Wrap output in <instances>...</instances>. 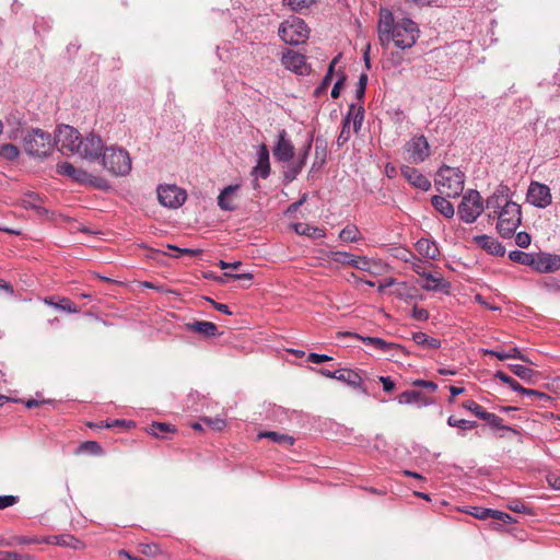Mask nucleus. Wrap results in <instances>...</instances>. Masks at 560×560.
<instances>
[{"label": "nucleus", "instance_id": "nucleus-20", "mask_svg": "<svg viewBox=\"0 0 560 560\" xmlns=\"http://www.w3.org/2000/svg\"><path fill=\"white\" fill-rule=\"evenodd\" d=\"M282 65L285 69L300 75H307L311 71L304 55L293 50H288L287 54L283 55Z\"/></svg>", "mask_w": 560, "mask_h": 560}, {"label": "nucleus", "instance_id": "nucleus-30", "mask_svg": "<svg viewBox=\"0 0 560 560\" xmlns=\"http://www.w3.org/2000/svg\"><path fill=\"white\" fill-rule=\"evenodd\" d=\"M424 278L429 282L420 284L423 290L450 294L451 283L447 280H445L443 278H438L431 272H428L424 276Z\"/></svg>", "mask_w": 560, "mask_h": 560}, {"label": "nucleus", "instance_id": "nucleus-5", "mask_svg": "<svg viewBox=\"0 0 560 560\" xmlns=\"http://www.w3.org/2000/svg\"><path fill=\"white\" fill-rule=\"evenodd\" d=\"M465 173L458 167L443 164L436 172L435 185L441 195L456 198L463 194Z\"/></svg>", "mask_w": 560, "mask_h": 560}, {"label": "nucleus", "instance_id": "nucleus-58", "mask_svg": "<svg viewBox=\"0 0 560 560\" xmlns=\"http://www.w3.org/2000/svg\"><path fill=\"white\" fill-rule=\"evenodd\" d=\"M140 551L144 556L148 557H155L159 553H161V548L158 544L151 542V544H141L140 545Z\"/></svg>", "mask_w": 560, "mask_h": 560}, {"label": "nucleus", "instance_id": "nucleus-11", "mask_svg": "<svg viewBox=\"0 0 560 560\" xmlns=\"http://www.w3.org/2000/svg\"><path fill=\"white\" fill-rule=\"evenodd\" d=\"M276 143L272 148V155L276 162L287 164L293 162L295 147L285 129H279L276 136Z\"/></svg>", "mask_w": 560, "mask_h": 560}, {"label": "nucleus", "instance_id": "nucleus-28", "mask_svg": "<svg viewBox=\"0 0 560 560\" xmlns=\"http://www.w3.org/2000/svg\"><path fill=\"white\" fill-rule=\"evenodd\" d=\"M185 329L188 331L197 332L205 338H212L221 335L214 323L206 320H195L192 323H186Z\"/></svg>", "mask_w": 560, "mask_h": 560}, {"label": "nucleus", "instance_id": "nucleus-47", "mask_svg": "<svg viewBox=\"0 0 560 560\" xmlns=\"http://www.w3.org/2000/svg\"><path fill=\"white\" fill-rule=\"evenodd\" d=\"M494 378L508 385L513 392L521 394V392L523 390V386L516 380H514L512 376L508 375L505 372L501 370L494 373Z\"/></svg>", "mask_w": 560, "mask_h": 560}, {"label": "nucleus", "instance_id": "nucleus-62", "mask_svg": "<svg viewBox=\"0 0 560 560\" xmlns=\"http://www.w3.org/2000/svg\"><path fill=\"white\" fill-rule=\"evenodd\" d=\"M532 236L529 233L522 231L515 234V243L521 248H527L530 245Z\"/></svg>", "mask_w": 560, "mask_h": 560}, {"label": "nucleus", "instance_id": "nucleus-21", "mask_svg": "<svg viewBox=\"0 0 560 560\" xmlns=\"http://www.w3.org/2000/svg\"><path fill=\"white\" fill-rule=\"evenodd\" d=\"M533 270L540 273H548L560 270V255L546 252L536 253Z\"/></svg>", "mask_w": 560, "mask_h": 560}, {"label": "nucleus", "instance_id": "nucleus-59", "mask_svg": "<svg viewBox=\"0 0 560 560\" xmlns=\"http://www.w3.org/2000/svg\"><path fill=\"white\" fill-rule=\"evenodd\" d=\"M351 267L362 270V271H369L371 268L370 260L365 256H355L354 255V261L350 264Z\"/></svg>", "mask_w": 560, "mask_h": 560}, {"label": "nucleus", "instance_id": "nucleus-16", "mask_svg": "<svg viewBox=\"0 0 560 560\" xmlns=\"http://www.w3.org/2000/svg\"><path fill=\"white\" fill-rule=\"evenodd\" d=\"M45 198L40 196L38 192L35 191H27L22 195L20 199V205L25 210H33L35 211L36 215L39 219L45 220H52L54 219V212L49 211L47 208H45L44 205Z\"/></svg>", "mask_w": 560, "mask_h": 560}, {"label": "nucleus", "instance_id": "nucleus-49", "mask_svg": "<svg viewBox=\"0 0 560 560\" xmlns=\"http://www.w3.org/2000/svg\"><path fill=\"white\" fill-rule=\"evenodd\" d=\"M20 151L16 145L12 143H4L0 145V156L8 160L14 161L19 158Z\"/></svg>", "mask_w": 560, "mask_h": 560}, {"label": "nucleus", "instance_id": "nucleus-27", "mask_svg": "<svg viewBox=\"0 0 560 560\" xmlns=\"http://www.w3.org/2000/svg\"><path fill=\"white\" fill-rule=\"evenodd\" d=\"M474 242L488 254L497 257H503L505 255V247L497 238L487 235H476Z\"/></svg>", "mask_w": 560, "mask_h": 560}, {"label": "nucleus", "instance_id": "nucleus-61", "mask_svg": "<svg viewBox=\"0 0 560 560\" xmlns=\"http://www.w3.org/2000/svg\"><path fill=\"white\" fill-rule=\"evenodd\" d=\"M404 57L400 51H392L387 58V62L390 68L397 69L402 66L404 63Z\"/></svg>", "mask_w": 560, "mask_h": 560}, {"label": "nucleus", "instance_id": "nucleus-44", "mask_svg": "<svg viewBox=\"0 0 560 560\" xmlns=\"http://www.w3.org/2000/svg\"><path fill=\"white\" fill-rule=\"evenodd\" d=\"M176 428L165 422H152L149 428V433L156 438H165L166 433H174Z\"/></svg>", "mask_w": 560, "mask_h": 560}, {"label": "nucleus", "instance_id": "nucleus-14", "mask_svg": "<svg viewBox=\"0 0 560 560\" xmlns=\"http://www.w3.org/2000/svg\"><path fill=\"white\" fill-rule=\"evenodd\" d=\"M52 137L55 138L56 145L60 144L61 152L77 153V145H79L81 135L75 128L69 125H61Z\"/></svg>", "mask_w": 560, "mask_h": 560}, {"label": "nucleus", "instance_id": "nucleus-45", "mask_svg": "<svg viewBox=\"0 0 560 560\" xmlns=\"http://www.w3.org/2000/svg\"><path fill=\"white\" fill-rule=\"evenodd\" d=\"M315 140V158L319 159L318 167H323L327 159V141L322 137L317 136Z\"/></svg>", "mask_w": 560, "mask_h": 560}, {"label": "nucleus", "instance_id": "nucleus-35", "mask_svg": "<svg viewBox=\"0 0 560 560\" xmlns=\"http://www.w3.org/2000/svg\"><path fill=\"white\" fill-rule=\"evenodd\" d=\"M509 370L528 385L536 383L538 372L522 364H508Z\"/></svg>", "mask_w": 560, "mask_h": 560}, {"label": "nucleus", "instance_id": "nucleus-9", "mask_svg": "<svg viewBox=\"0 0 560 560\" xmlns=\"http://www.w3.org/2000/svg\"><path fill=\"white\" fill-rule=\"evenodd\" d=\"M462 408L470 411L478 419L486 421L488 423V425L493 430H504V431H509L513 434H520L518 429L511 427V425L503 424V419L501 417L497 416L495 413L485 410L480 405H478L472 399L463 401Z\"/></svg>", "mask_w": 560, "mask_h": 560}, {"label": "nucleus", "instance_id": "nucleus-13", "mask_svg": "<svg viewBox=\"0 0 560 560\" xmlns=\"http://www.w3.org/2000/svg\"><path fill=\"white\" fill-rule=\"evenodd\" d=\"M158 199L162 206L177 209L186 201L187 194L176 185H160L158 187Z\"/></svg>", "mask_w": 560, "mask_h": 560}, {"label": "nucleus", "instance_id": "nucleus-4", "mask_svg": "<svg viewBox=\"0 0 560 560\" xmlns=\"http://www.w3.org/2000/svg\"><path fill=\"white\" fill-rule=\"evenodd\" d=\"M100 160L104 170L116 177L127 176L132 168L129 152L121 147L104 148Z\"/></svg>", "mask_w": 560, "mask_h": 560}, {"label": "nucleus", "instance_id": "nucleus-22", "mask_svg": "<svg viewBox=\"0 0 560 560\" xmlns=\"http://www.w3.org/2000/svg\"><path fill=\"white\" fill-rule=\"evenodd\" d=\"M399 405H411L418 408L428 407L434 404V399L423 395L416 389H408L399 394L396 398Z\"/></svg>", "mask_w": 560, "mask_h": 560}, {"label": "nucleus", "instance_id": "nucleus-38", "mask_svg": "<svg viewBox=\"0 0 560 560\" xmlns=\"http://www.w3.org/2000/svg\"><path fill=\"white\" fill-rule=\"evenodd\" d=\"M412 340L416 345L429 349H439L441 347V340L434 337H430L425 332L417 331L412 334Z\"/></svg>", "mask_w": 560, "mask_h": 560}, {"label": "nucleus", "instance_id": "nucleus-51", "mask_svg": "<svg viewBox=\"0 0 560 560\" xmlns=\"http://www.w3.org/2000/svg\"><path fill=\"white\" fill-rule=\"evenodd\" d=\"M350 137H351V133H350L349 116H345L341 121V131L337 138V145L342 147L346 142L349 141Z\"/></svg>", "mask_w": 560, "mask_h": 560}, {"label": "nucleus", "instance_id": "nucleus-40", "mask_svg": "<svg viewBox=\"0 0 560 560\" xmlns=\"http://www.w3.org/2000/svg\"><path fill=\"white\" fill-rule=\"evenodd\" d=\"M52 541L61 547H69L72 549H80L83 542L71 534H61L51 537Z\"/></svg>", "mask_w": 560, "mask_h": 560}, {"label": "nucleus", "instance_id": "nucleus-55", "mask_svg": "<svg viewBox=\"0 0 560 560\" xmlns=\"http://www.w3.org/2000/svg\"><path fill=\"white\" fill-rule=\"evenodd\" d=\"M80 452H89L93 455H101L103 454V448L96 441H85L81 443L79 446Z\"/></svg>", "mask_w": 560, "mask_h": 560}, {"label": "nucleus", "instance_id": "nucleus-1", "mask_svg": "<svg viewBox=\"0 0 560 560\" xmlns=\"http://www.w3.org/2000/svg\"><path fill=\"white\" fill-rule=\"evenodd\" d=\"M377 35L383 48L390 43L399 50L413 47L420 37L418 24L410 18L396 19L390 9L381 7L378 11Z\"/></svg>", "mask_w": 560, "mask_h": 560}, {"label": "nucleus", "instance_id": "nucleus-15", "mask_svg": "<svg viewBox=\"0 0 560 560\" xmlns=\"http://www.w3.org/2000/svg\"><path fill=\"white\" fill-rule=\"evenodd\" d=\"M270 153L268 150V147L265 143H261L258 147L257 153H256V164L252 168L250 175L255 177V180L253 182V187L257 189L259 187V183L257 182V178L266 179L270 175Z\"/></svg>", "mask_w": 560, "mask_h": 560}, {"label": "nucleus", "instance_id": "nucleus-2", "mask_svg": "<svg viewBox=\"0 0 560 560\" xmlns=\"http://www.w3.org/2000/svg\"><path fill=\"white\" fill-rule=\"evenodd\" d=\"M21 142L27 155L39 159L49 156L56 147L52 135L40 128H30Z\"/></svg>", "mask_w": 560, "mask_h": 560}, {"label": "nucleus", "instance_id": "nucleus-33", "mask_svg": "<svg viewBox=\"0 0 560 560\" xmlns=\"http://www.w3.org/2000/svg\"><path fill=\"white\" fill-rule=\"evenodd\" d=\"M240 189V185H229L224 187L218 196V206L223 211H234L236 206L231 202V197Z\"/></svg>", "mask_w": 560, "mask_h": 560}, {"label": "nucleus", "instance_id": "nucleus-31", "mask_svg": "<svg viewBox=\"0 0 560 560\" xmlns=\"http://www.w3.org/2000/svg\"><path fill=\"white\" fill-rule=\"evenodd\" d=\"M548 132L546 135H541L539 141L547 138V140L552 141V147L555 151H558L560 148V117L559 118H550L546 124Z\"/></svg>", "mask_w": 560, "mask_h": 560}, {"label": "nucleus", "instance_id": "nucleus-37", "mask_svg": "<svg viewBox=\"0 0 560 560\" xmlns=\"http://www.w3.org/2000/svg\"><path fill=\"white\" fill-rule=\"evenodd\" d=\"M293 228L299 235H305L315 240L324 238L326 236L325 229L313 226L311 224L295 223Z\"/></svg>", "mask_w": 560, "mask_h": 560}, {"label": "nucleus", "instance_id": "nucleus-39", "mask_svg": "<svg viewBox=\"0 0 560 560\" xmlns=\"http://www.w3.org/2000/svg\"><path fill=\"white\" fill-rule=\"evenodd\" d=\"M536 253H526L520 249H514L509 253V258L520 265L528 266L534 269Z\"/></svg>", "mask_w": 560, "mask_h": 560}, {"label": "nucleus", "instance_id": "nucleus-48", "mask_svg": "<svg viewBox=\"0 0 560 560\" xmlns=\"http://www.w3.org/2000/svg\"><path fill=\"white\" fill-rule=\"evenodd\" d=\"M315 2L316 0H282V4L293 12H301L304 9H308Z\"/></svg>", "mask_w": 560, "mask_h": 560}, {"label": "nucleus", "instance_id": "nucleus-63", "mask_svg": "<svg viewBox=\"0 0 560 560\" xmlns=\"http://www.w3.org/2000/svg\"><path fill=\"white\" fill-rule=\"evenodd\" d=\"M346 81H347V75L343 72H341L331 89L330 95L332 98H338L340 96L341 89H342L343 84L346 83Z\"/></svg>", "mask_w": 560, "mask_h": 560}, {"label": "nucleus", "instance_id": "nucleus-24", "mask_svg": "<svg viewBox=\"0 0 560 560\" xmlns=\"http://www.w3.org/2000/svg\"><path fill=\"white\" fill-rule=\"evenodd\" d=\"M352 337L361 340L365 346L373 347L382 353H388L393 349L404 351L405 348L401 345L395 342H388L380 337L363 336L357 332L350 334Z\"/></svg>", "mask_w": 560, "mask_h": 560}, {"label": "nucleus", "instance_id": "nucleus-3", "mask_svg": "<svg viewBox=\"0 0 560 560\" xmlns=\"http://www.w3.org/2000/svg\"><path fill=\"white\" fill-rule=\"evenodd\" d=\"M490 220L497 219V232L503 238H511L522 224V208L516 202L505 203V207L497 212H489Z\"/></svg>", "mask_w": 560, "mask_h": 560}, {"label": "nucleus", "instance_id": "nucleus-6", "mask_svg": "<svg viewBox=\"0 0 560 560\" xmlns=\"http://www.w3.org/2000/svg\"><path fill=\"white\" fill-rule=\"evenodd\" d=\"M278 34L285 44L298 46L308 38L310 28L303 19L293 15L280 24Z\"/></svg>", "mask_w": 560, "mask_h": 560}, {"label": "nucleus", "instance_id": "nucleus-52", "mask_svg": "<svg viewBox=\"0 0 560 560\" xmlns=\"http://www.w3.org/2000/svg\"><path fill=\"white\" fill-rule=\"evenodd\" d=\"M85 186H90L101 190H108L110 188V185L106 178L102 176H93L91 173Z\"/></svg>", "mask_w": 560, "mask_h": 560}, {"label": "nucleus", "instance_id": "nucleus-25", "mask_svg": "<svg viewBox=\"0 0 560 560\" xmlns=\"http://www.w3.org/2000/svg\"><path fill=\"white\" fill-rule=\"evenodd\" d=\"M336 380L342 382L353 389H358L363 394H368L362 376L351 369H337Z\"/></svg>", "mask_w": 560, "mask_h": 560}, {"label": "nucleus", "instance_id": "nucleus-18", "mask_svg": "<svg viewBox=\"0 0 560 560\" xmlns=\"http://www.w3.org/2000/svg\"><path fill=\"white\" fill-rule=\"evenodd\" d=\"M513 192L510 187L504 184H500L495 190L487 198L485 208L491 210L490 212L500 211L505 207V203L513 202Z\"/></svg>", "mask_w": 560, "mask_h": 560}, {"label": "nucleus", "instance_id": "nucleus-43", "mask_svg": "<svg viewBox=\"0 0 560 560\" xmlns=\"http://www.w3.org/2000/svg\"><path fill=\"white\" fill-rule=\"evenodd\" d=\"M339 238L346 243H355L361 238V232L357 225L348 224L340 231Z\"/></svg>", "mask_w": 560, "mask_h": 560}, {"label": "nucleus", "instance_id": "nucleus-10", "mask_svg": "<svg viewBox=\"0 0 560 560\" xmlns=\"http://www.w3.org/2000/svg\"><path fill=\"white\" fill-rule=\"evenodd\" d=\"M104 150L103 139L95 135L94 132H90L86 136H81L79 140V145H77V153L80 158L94 162L101 159V153Z\"/></svg>", "mask_w": 560, "mask_h": 560}, {"label": "nucleus", "instance_id": "nucleus-57", "mask_svg": "<svg viewBox=\"0 0 560 560\" xmlns=\"http://www.w3.org/2000/svg\"><path fill=\"white\" fill-rule=\"evenodd\" d=\"M521 394L524 396H527L529 398H534V397L539 398L542 401L551 400V397L548 394L537 390V389H530V388L523 387V390L521 392Z\"/></svg>", "mask_w": 560, "mask_h": 560}, {"label": "nucleus", "instance_id": "nucleus-53", "mask_svg": "<svg viewBox=\"0 0 560 560\" xmlns=\"http://www.w3.org/2000/svg\"><path fill=\"white\" fill-rule=\"evenodd\" d=\"M368 81H369L368 73H365V72L361 73L359 77V80L357 82V88H355V98L360 103H362L364 100Z\"/></svg>", "mask_w": 560, "mask_h": 560}, {"label": "nucleus", "instance_id": "nucleus-50", "mask_svg": "<svg viewBox=\"0 0 560 560\" xmlns=\"http://www.w3.org/2000/svg\"><path fill=\"white\" fill-rule=\"evenodd\" d=\"M508 509L513 511V512H516V513H523V514H526V515H533V509L530 506H528L527 504H525L522 500L520 499H513L511 501H509L508 503Z\"/></svg>", "mask_w": 560, "mask_h": 560}, {"label": "nucleus", "instance_id": "nucleus-17", "mask_svg": "<svg viewBox=\"0 0 560 560\" xmlns=\"http://www.w3.org/2000/svg\"><path fill=\"white\" fill-rule=\"evenodd\" d=\"M526 200L536 208L545 209L551 203L550 188L538 182H532L527 189Z\"/></svg>", "mask_w": 560, "mask_h": 560}, {"label": "nucleus", "instance_id": "nucleus-54", "mask_svg": "<svg viewBox=\"0 0 560 560\" xmlns=\"http://www.w3.org/2000/svg\"><path fill=\"white\" fill-rule=\"evenodd\" d=\"M492 509L482 506H469L466 513L478 520H487L491 516Z\"/></svg>", "mask_w": 560, "mask_h": 560}, {"label": "nucleus", "instance_id": "nucleus-29", "mask_svg": "<svg viewBox=\"0 0 560 560\" xmlns=\"http://www.w3.org/2000/svg\"><path fill=\"white\" fill-rule=\"evenodd\" d=\"M43 302L50 307H54L58 311H63L69 314H75L80 312V308L68 298L46 296L43 299Z\"/></svg>", "mask_w": 560, "mask_h": 560}, {"label": "nucleus", "instance_id": "nucleus-41", "mask_svg": "<svg viewBox=\"0 0 560 560\" xmlns=\"http://www.w3.org/2000/svg\"><path fill=\"white\" fill-rule=\"evenodd\" d=\"M258 438L259 439H268V440L272 441L273 443L285 444L289 446H292L295 442V439L293 436L283 434V433H278L275 431L260 432L258 434Z\"/></svg>", "mask_w": 560, "mask_h": 560}, {"label": "nucleus", "instance_id": "nucleus-23", "mask_svg": "<svg viewBox=\"0 0 560 560\" xmlns=\"http://www.w3.org/2000/svg\"><path fill=\"white\" fill-rule=\"evenodd\" d=\"M400 173L412 187L421 189L422 191L431 189V182L416 167L402 165Z\"/></svg>", "mask_w": 560, "mask_h": 560}, {"label": "nucleus", "instance_id": "nucleus-42", "mask_svg": "<svg viewBox=\"0 0 560 560\" xmlns=\"http://www.w3.org/2000/svg\"><path fill=\"white\" fill-rule=\"evenodd\" d=\"M447 424L452 428H457L458 434L464 435L466 431L472 430L477 428L478 423L476 421H470L466 419H457L454 416H450L447 418Z\"/></svg>", "mask_w": 560, "mask_h": 560}, {"label": "nucleus", "instance_id": "nucleus-26", "mask_svg": "<svg viewBox=\"0 0 560 560\" xmlns=\"http://www.w3.org/2000/svg\"><path fill=\"white\" fill-rule=\"evenodd\" d=\"M57 173L69 177L80 185H86L88 178H90V173L88 171L75 167L70 162L66 161L57 164Z\"/></svg>", "mask_w": 560, "mask_h": 560}, {"label": "nucleus", "instance_id": "nucleus-12", "mask_svg": "<svg viewBox=\"0 0 560 560\" xmlns=\"http://www.w3.org/2000/svg\"><path fill=\"white\" fill-rule=\"evenodd\" d=\"M405 148L410 162L415 164L423 163L431 155L430 144L423 135L412 136Z\"/></svg>", "mask_w": 560, "mask_h": 560}, {"label": "nucleus", "instance_id": "nucleus-32", "mask_svg": "<svg viewBox=\"0 0 560 560\" xmlns=\"http://www.w3.org/2000/svg\"><path fill=\"white\" fill-rule=\"evenodd\" d=\"M417 252L424 258L435 260L440 256L438 244L429 238H420L416 243Z\"/></svg>", "mask_w": 560, "mask_h": 560}, {"label": "nucleus", "instance_id": "nucleus-36", "mask_svg": "<svg viewBox=\"0 0 560 560\" xmlns=\"http://www.w3.org/2000/svg\"><path fill=\"white\" fill-rule=\"evenodd\" d=\"M364 113L365 110L362 104L357 105L354 103H351L349 105V109L346 116H349V122H351L352 119L354 132H358L361 129L362 122L364 120Z\"/></svg>", "mask_w": 560, "mask_h": 560}, {"label": "nucleus", "instance_id": "nucleus-34", "mask_svg": "<svg viewBox=\"0 0 560 560\" xmlns=\"http://www.w3.org/2000/svg\"><path fill=\"white\" fill-rule=\"evenodd\" d=\"M431 205L438 211L446 219H452L455 214L454 206L447 200V197L442 196H432L431 198Z\"/></svg>", "mask_w": 560, "mask_h": 560}, {"label": "nucleus", "instance_id": "nucleus-19", "mask_svg": "<svg viewBox=\"0 0 560 560\" xmlns=\"http://www.w3.org/2000/svg\"><path fill=\"white\" fill-rule=\"evenodd\" d=\"M8 138L11 140H21L30 129L25 117L20 112H12L5 118Z\"/></svg>", "mask_w": 560, "mask_h": 560}, {"label": "nucleus", "instance_id": "nucleus-56", "mask_svg": "<svg viewBox=\"0 0 560 560\" xmlns=\"http://www.w3.org/2000/svg\"><path fill=\"white\" fill-rule=\"evenodd\" d=\"M0 560H32V557L16 551L0 550Z\"/></svg>", "mask_w": 560, "mask_h": 560}, {"label": "nucleus", "instance_id": "nucleus-60", "mask_svg": "<svg viewBox=\"0 0 560 560\" xmlns=\"http://www.w3.org/2000/svg\"><path fill=\"white\" fill-rule=\"evenodd\" d=\"M411 317L419 322H427L430 317V314L424 307H420L415 304L412 307Z\"/></svg>", "mask_w": 560, "mask_h": 560}, {"label": "nucleus", "instance_id": "nucleus-8", "mask_svg": "<svg viewBox=\"0 0 560 560\" xmlns=\"http://www.w3.org/2000/svg\"><path fill=\"white\" fill-rule=\"evenodd\" d=\"M313 142L314 133L310 132L307 133L305 143L298 151L296 160L290 163L282 173V183L284 185L292 183L301 174L302 170L306 165Z\"/></svg>", "mask_w": 560, "mask_h": 560}, {"label": "nucleus", "instance_id": "nucleus-7", "mask_svg": "<svg viewBox=\"0 0 560 560\" xmlns=\"http://www.w3.org/2000/svg\"><path fill=\"white\" fill-rule=\"evenodd\" d=\"M485 210V202L480 192L468 189L463 194L462 201L457 206V215L464 223H474Z\"/></svg>", "mask_w": 560, "mask_h": 560}, {"label": "nucleus", "instance_id": "nucleus-64", "mask_svg": "<svg viewBox=\"0 0 560 560\" xmlns=\"http://www.w3.org/2000/svg\"><path fill=\"white\" fill-rule=\"evenodd\" d=\"M411 384L415 387H421V388L428 389L432 393H434L438 389L436 383H434L433 381H427L423 378L413 380Z\"/></svg>", "mask_w": 560, "mask_h": 560}, {"label": "nucleus", "instance_id": "nucleus-46", "mask_svg": "<svg viewBox=\"0 0 560 560\" xmlns=\"http://www.w3.org/2000/svg\"><path fill=\"white\" fill-rule=\"evenodd\" d=\"M327 258H329L331 261L350 266L352 261H354V255L348 252H341V250H330L327 254Z\"/></svg>", "mask_w": 560, "mask_h": 560}]
</instances>
